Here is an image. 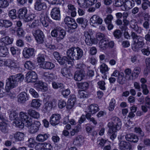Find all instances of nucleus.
Instances as JSON below:
<instances>
[{"mask_svg": "<svg viewBox=\"0 0 150 150\" xmlns=\"http://www.w3.org/2000/svg\"><path fill=\"white\" fill-rule=\"evenodd\" d=\"M0 24L2 26L8 28L11 26L12 23L9 20L0 19Z\"/></svg>", "mask_w": 150, "mask_h": 150, "instance_id": "obj_28", "label": "nucleus"}, {"mask_svg": "<svg viewBox=\"0 0 150 150\" xmlns=\"http://www.w3.org/2000/svg\"><path fill=\"white\" fill-rule=\"evenodd\" d=\"M131 35L134 43L138 44L140 45V47H142L144 44V38L142 36L137 35L136 33L132 31L131 33Z\"/></svg>", "mask_w": 150, "mask_h": 150, "instance_id": "obj_7", "label": "nucleus"}, {"mask_svg": "<svg viewBox=\"0 0 150 150\" xmlns=\"http://www.w3.org/2000/svg\"><path fill=\"white\" fill-rule=\"evenodd\" d=\"M113 35L116 38L119 39L122 36V33L119 30H116L113 32Z\"/></svg>", "mask_w": 150, "mask_h": 150, "instance_id": "obj_56", "label": "nucleus"}, {"mask_svg": "<svg viewBox=\"0 0 150 150\" xmlns=\"http://www.w3.org/2000/svg\"><path fill=\"white\" fill-rule=\"evenodd\" d=\"M61 93L62 95L64 97H67L68 96L70 93V89L69 88L63 90H61Z\"/></svg>", "mask_w": 150, "mask_h": 150, "instance_id": "obj_62", "label": "nucleus"}, {"mask_svg": "<svg viewBox=\"0 0 150 150\" xmlns=\"http://www.w3.org/2000/svg\"><path fill=\"white\" fill-rule=\"evenodd\" d=\"M69 71L68 69L65 68L62 69L61 71V73L63 76L67 77L69 76Z\"/></svg>", "mask_w": 150, "mask_h": 150, "instance_id": "obj_51", "label": "nucleus"}, {"mask_svg": "<svg viewBox=\"0 0 150 150\" xmlns=\"http://www.w3.org/2000/svg\"><path fill=\"white\" fill-rule=\"evenodd\" d=\"M40 125L39 122L35 121L29 129V132L32 134H34L38 132Z\"/></svg>", "mask_w": 150, "mask_h": 150, "instance_id": "obj_13", "label": "nucleus"}, {"mask_svg": "<svg viewBox=\"0 0 150 150\" xmlns=\"http://www.w3.org/2000/svg\"><path fill=\"white\" fill-rule=\"evenodd\" d=\"M74 19L70 17L69 16H67L64 19L65 23L66 24L67 26L70 25L71 23H73L74 22Z\"/></svg>", "mask_w": 150, "mask_h": 150, "instance_id": "obj_52", "label": "nucleus"}, {"mask_svg": "<svg viewBox=\"0 0 150 150\" xmlns=\"http://www.w3.org/2000/svg\"><path fill=\"white\" fill-rule=\"evenodd\" d=\"M96 0H78V4L83 8H87L94 4Z\"/></svg>", "mask_w": 150, "mask_h": 150, "instance_id": "obj_8", "label": "nucleus"}, {"mask_svg": "<svg viewBox=\"0 0 150 150\" xmlns=\"http://www.w3.org/2000/svg\"><path fill=\"white\" fill-rule=\"evenodd\" d=\"M28 99V97L26 93L23 92L21 93L18 96V101L20 103H24Z\"/></svg>", "mask_w": 150, "mask_h": 150, "instance_id": "obj_21", "label": "nucleus"}, {"mask_svg": "<svg viewBox=\"0 0 150 150\" xmlns=\"http://www.w3.org/2000/svg\"><path fill=\"white\" fill-rule=\"evenodd\" d=\"M4 65L11 68H18V64L14 61L8 59L4 61Z\"/></svg>", "mask_w": 150, "mask_h": 150, "instance_id": "obj_15", "label": "nucleus"}, {"mask_svg": "<svg viewBox=\"0 0 150 150\" xmlns=\"http://www.w3.org/2000/svg\"><path fill=\"white\" fill-rule=\"evenodd\" d=\"M27 10L25 7H23L19 9L18 13V16L21 19H24L27 16Z\"/></svg>", "mask_w": 150, "mask_h": 150, "instance_id": "obj_24", "label": "nucleus"}, {"mask_svg": "<svg viewBox=\"0 0 150 150\" xmlns=\"http://www.w3.org/2000/svg\"><path fill=\"white\" fill-rule=\"evenodd\" d=\"M99 47L102 50H105L108 48H112L114 46L113 41L109 42L107 39L102 40L99 43Z\"/></svg>", "mask_w": 150, "mask_h": 150, "instance_id": "obj_4", "label": "nucleus"}, {"mask_svg": "<svg viewBox=\"0 0 150 150\" xmlns=\"http://www.w3.org/2000/svg\"><path fill=\"white\" fill-rule=\"evenodd\" d=\"M125 77L124 74L122 73H120L119 74L118 79L117 82L120 84L123 85L126 83Z\"/></svg>", "mask_w": 150, "mask_h": 150, "instance_id": "obj_33", "label": "nucleus"}, {"mask_svg": "<svg viewBox=\"0 0 150 150\" xmlns=\"http://www.w3.org/2000/svg\"><path fill=\"white\" fill-rule=\"evenodd\" d=\"M24 78V76L21 74H19L15 75L10 76L6 80V91H8L16 86L18 82L22 81Z\"/></svg>", "mask_w": 150, "mask_h": 150, "instance_id": "obj_1", "label": "nucleus"}, {"mask_svg": "<svg viewBox=\"0 0 150 150\" xmlns=\"http://www.w3.org/2000/svg\"><path fill=\"white\" fill-rule=\"evenodd\" d=\"M134 2L133 0H127L125 2L122 9L123 10H129L132 8L134 6Z\"/></svg>", "mask_w": 150, "mask_h": 150, "instance_id": "obj_17", "label": "nucleus"}, {"mask_svg": "<svg viewBox=\"0 0 150 150\" xmlns=\"http://www.w3.org/2000/svg\"><path fill=\"white\" fill-rule=\"evenodd\" d=\"M8 15L9 17L13 20L16 18L17 17L15 9H13L10 11L8 12Z\"/></svg>", "mask_w": 150, "mask_h": 150, "instance_id": "obj_39", "label": "nucleus"}, {"mask_svg": "<svg viewBox=\"0 0 150 150\" xmlns=\"http://www.w3.org/2000/svg\"><path fill=\"white\" fill-rule=\"evenodd\" d=\"M52 85L53 88L57 89L60 88V91L64 88L65 86L64 85L61 83H56L53 82L52 83Z\"/></svg>", "mask_w": 150, "mask_h": 150, "instance_id": "obj_34", "label": "nucleus"}, {"mask_svg": "<svg viewBox=\"0 0 150 150\" xmlns=\"http://www.w3.org/2000/svg\"><path fill=\"white\" fill-rule=\"evenodd\" d=\"M27 112L28 114L33 118L38 119L40 117L39 113L32 109L28 110Z\"/></svg>", "mask_w": 150, "mask_h": 150, "instance_id": "obj_22", "label": "nucleus"}, {"mask_svg": "<svg viewBox=\"0 0 150 150\" xmlns=\"http://www.w3.org/2000/svg\"><path fill=\"white\" fill-rule=\"evenodd\" d=\"M76 21L77 23L79 24H83L84 25H82V27L85 28L87 25L86 20L82 18H79L77 19Z\"/></svg>", "mask_w": 150, "mask_h": 150, "instance_id": "obj_44", "label": "nucleus"}, {"mask_svg": "<svg viewBox=\"0 0 150 150\" xmlns=\"http://www.w3.org/2000/svg\"><path fill=\"white\" fill-rule=\"evenodd\" d=\"M88 109L91 114H94L98 111V106L96 104H92L89 106Z\"/></svg>", "mask_w": 150, "mask_h": 150, "instance_id": "obj_27", "label": "nucleus"}, {"mask_svg": "<svg viewBox=\"0 0 150 150\" xmlns=\"http://www.w3.org/2000/svg\"><path fill=\"white\" fill-rule=\"evenodd\" d=\"M141 71V69L139 67L137 66L135 67L133 71L132 75H134V76L136 78H137L138 77L139 75L140 74Z\"/></svg>", "mask_w": 150, "mask_h": 150, "instance_id": "obj_42", "label": "nucleus"}, {"mask_svg": "<svg viewBox=\"0 0 150 150\" xmlns=\"http://www.w3.org/2000/svg\"><path fill=\"white\" fill-rule=\"evenodd\" d=\"M67 54L71 60H78L83 56V52L81 49L78 47H73L67 50Z\"/></svg>", "mask_w": 150, "mask_h": 150, "instance_id": "obj_2", "label": "nucleus"}, {"mask_svg": "<svg viewBox=\"0 0 150 150\" xmlns=\"http://www.w3.org/2000/svg\"><path fill=\"white\" fill-rule=\"evenodd\" d=\"M8 3L6 0H0V8H5L8 5Z\"/></svg>", "mask_w": 150, "mask_h": 150, "instance_id": "obj_55", "label": "nucleus"}, {"mask_svg": "<svg viewBox=\"0 0 150 150\" xmlns=\"http://www.w3.org/2000/svg\"><path fill=\"white\" fill-rule=\"evenodd\" d=\"M51 104L48 102L46 103L42 109V111L44 113H46L50 110L52 109Z\"/></svg>", "mask_w": 150, "mask_h": 150, "instance_id": "obj_41", "label": "nucleus"}, {"mask_svg": "<svg viewBox=\"0 0 150 150\" xmlns=\"http://www.w3.org/2000/svg\"><path fill=\"white\" fill-rule=\"evenodd\" d=\"M14 122L16 125L17 127L22 129L23 128L24 125V122L21 120H20L18 119H16L14 121Z\"/></svg>", "mask_w": 150, "mask_h": 150, "instance_id": "obj_50", "label": "nucleus"}, {"mask_svg": "<svg viewBox=\"0 0 150 150\" xmlns=\"http://www.w3.org/2000/svg\"><path fill=\"white\" fill-rule=\"evenodd\" d=\"M19 115L20 119L23 122L26 120L28 119H29V118L26 113L22 112L20 113Z\"/></svg>", "mask_w": 150, "mask_h": 150, "instance_id": "obj_47", "label": "nucleus"}, {"mask_svg": "<svg viewBox=\"0 0 150 150\" xmlns=\"http://www.w3.org/2000/svg\"><path fill=\"white\" fill-rule=\"evenodd\" d=\"M59 29L58 36L56 39V41L57 42H61V40H63L66 34V32L64 29H62L60 27Z\"/></svg>", "mask_w": 150, "mask_h": 150, "instance_id": "obj_20", "label": "nucleus"}, {"mask_svg": "<svg viewBox=\"0 0 150 150\" xmlns=\"http://www.w3.org/2000/svg\"><path fill=\"white\" fill-rule=\"evenodd\" d=\"M8 50L7 47L3 46H0V57H5L8 55Z\"/></svg>", "mask_w": 150, "mask_h": 150, "instance_id": "obj_29", "label": "nucleus"}, {"mask_svg": "<svg viewBox=\"0 0 150 150\" xmlns=\"http://www.w3.org/2000/svg\"><path fill=\"white\" fill-rule=\"evenodd\" d=\"M17 117V114L15 111H11L9 117L10 119L11 120L17 119L16 118Z\"/></svg>", "mask_w": 150, "mask_h": 150, "instance_id": "obj_57", "label": "nucleus"}, {"mask_svg": "<svg viewBox=\"0 0 150 150\" xmlns=\"http://www.w3.org/2000/svg\"><path fill=\"white\" fill-rule=\"evenodd\" d=\"M45 55L44 54H39L37 57V61L38 63H41L45 61Z\"/></svg>", "mask_w": 150, "mask_h": 150, "instance_id": "obj_64", "label": "nucleus"}, {"mask_svg": "<svg viewBox=\"0 0 150 150\" xmlns=\"http://www.w3.org/2000/svg\"><path fill=\"white\" fill-rule=\"evenodd\" d=\"M40 18L42 25L45 27H47L48 26L49 24L46 21L44 15L42 14H41L40 15Z\"/></svg>", "mask_w": 150, "mask_h": 150, "instance_id": "obj_40", "label": "nucleus"}, {"mask_svg": "<svg viewBox=\"0 0 150 150\" xmlns=\"http://www.w3.org/2000/svg\"><path fill=\"white\" fill-rule=\"evenodd\" d=\"M84 142L83 137L81 136L77 137L74 140L73 144L76 146H79Z\"/></svg>", "mask_w": 150, "mask_h": 150, "instance_id": "obj_26", "label": "nucleus"}, {"mask_svg": "<svg viewBox=\"0 0 150 150\" xmlns=\"http://www.w3.org/2000/svg\"><path fill=\"white\" fill-rule=\"evenodd\" d=\"M8 125L5 122H0V130L4 134H6L8 132Z\"/></svg>", "mask_w": 150, "mask_h": 150, "instance_id": "obj_19", "label": "nucleus"}, {"mask_svg": "<svg viewBox=\"0 0 150 150\" xmlns=\"http://www.w3.org/2000/svg\"><path fill=\"white\" fill-rule=\"evenodd\" d=\"M37 84V87L40 88L42 91L45 92L47 90L48 88L46 84L43 83L42 81H38Z\"/></svg>", "mask_w": 150, "mask_h": 150, "instance_id": "obj_32", "label": "nucleus"}, {"mask_svg": "<svg viewBox=\"0 0 150 150\" xmlns=\"http://www.w3.org/2000/svg\"><path fill=\"white\" fill-rule=\"evenodd\" d=\"M61 118V116L59 114H52L50 117V124L53 126H56L59 123Z\"/></svg>", "mask_w": 150, "mask_h": 150, "instance_id": "obj_12", "label": "nucleus"}, {"mask_svg": "<svg viewBox=\"0 0 150 150\" xmlns=\"http://www.w3.org/2000/svg\"><path fill=\"white\" fill-rule=\"evenodd\" d=\"M59 27H57L52 31L51 35L52 37L57 38L58 36V32L59 30Z\"/></svg>", "mask_w": 150, "mask_h": 150, "instance_id": "obj_48", "label": "nucleus"}, {"mask_svg": "<svg viewBox=\"0 0 150 150\" xmlns=\"http://www.w3.org/2000/svg\"><path fill=\"white\" fill-rule=\"evenodd\" d=\"M122 137L119 138V149L120 150H131L130 144L125 140H122Z\"/></svg>", "mask_w": 150, "mask_h": 150, "instance_id": "obj_5", "label": "nucleus"}, {"mask_svg": "<svg viewBox=\"0 0 150 150\" xmlns=\"http://www.w3.org/2000/svg\"><path fill=\"white\" fill-rule=\"evenodd\" d=\"M115 100L113 99H111L110 103L109 104V106L108 107V109L110 111H112L114 108L115 104Z\"/></svg>", "mask_w": 150, "mask_h": 150, "instance_id": "obj_61", "label": "nucleus"}, {"mask_svg": "<svg viewBox=\"0 0 150 150\" xmlns=\"http://www.w3.org/2000/svg\"><path fill=\"white\" fill-rule=\"evenodd\" d=\"M35 49L33 48L26 47L23 52V55L25 58H29L34 55Z\"/></svg>", "mask_w": 150, "mask_h": 150, "instance_id": "obj_9", "label": "nucleus"}, {"mask_svg": "<svg viewBox=\"0 0 150 150\" xmlns=\"http://www.w3.org/2000/svg\"><path fill=\"white\" fill-rule=\"evenodd\" d=\"M85 76V73L83 71H77L74 74V78L77 81H80L82 80Z\"/></svg>", "mask_w": 150, "mask_h": 150, "instance_id": "obj_18", "label": "nucleus"}, {"mask_svg": "<svg viewBox=\"0 0 150 150\" xmlns=\"http://www.w3.org/2000/svg\"><path fill=\"white\" fill-rule=\"evenodd\" d=\"M134 129L135 132L138 133V135L139 137L141 139H142L144 136V134L141 128L140 127H136L134 128Z\"/></svg>", "mask_w": 150, "mask_h": 150, "instance_id": "obj_37", "label": "nucleus"}, {"mask_svg": "<svg viewBox=\"0 0 150 150\" xmlns=\"http://www.w3.org/2000/svg\"><path fill=\"white\" fill-rule=\"evenodd\" d=\"M67 59V58L66 57H63L62 58L60 57L57 61L61 65H63L66 63V61Z\"/></svg>", "mask_w": 150, "mask_h": 150, "instance_id": "obj_60", "label": "nucleus"}, {"mask_svg": "<svg viewBox=\"0 0 150 150\" xmlns=\"http://www.w3.org/2000/svg\"><path fill=\"white\" fill-rule=\"evenodd\" d=\"M96 40L95 38H92L91 37L90 38H86L85 40V42L87 45L91 46L93 44L95 43Z\"/></svg>", "mask_w": 150, "mask_h": 150, "instance_id": "obj_46", "label": "nucleus"}, {"mask_svg": "<svg viewBox=\"0 0 150 150\" xmlns=\"http://www.w3.org/2000/svg\"><path fill=\"white\" fill-rule=\"evenodd\" d=\"M13 39L10 38L8 36H6L0 39V42L4 43L5 45L11 44L13 43Z\"/></svg>", "mask_w": 150, "mask_h": 150, "instance_id": "obj_23", "label": "nucleus"}, {"mask_svg": "<svg viewBox=\"0 0 150 150\" xmlns=\"http://www.w3.org/2000/svg\"><path fill=\"white\" fill-rule=\"evenodd\" d=\"M46 7V5L45 3L42 2L40 0H38L35 2L34 5L35 10L40 11L42 9H44Z\"/></svg>", "mask_w": 150, "mask_h": 150, "instance_id": "obj_14", "label": "nucleus"}, {"mask_svg": "<svg viewBox=\"0 0 150 150\" xmlns=\"http://www.w3.org/2000/svg\"><path fill=\"white\" fill-rule=\"evenodd\" d=\"M131 71V69L129 68H127L125 70L124 72L125 74V76L126 80H130L133 79V78L130 75Z\"/></svg>", "mask_w": 150, "mask_h": 150, "instance_id": "obj_36", "label": "nucleus"}, {"mask_svg": "<svg viewBox=\"0 0 150 150\" xmlns=\"http://www.w3.org/2000/svg\"><path fill=\"white\" fill-rule=\"evenodd\" d=\"M91 24L92 25L98 24H101L103 22L102 19L99 16L96 15H94L90 19Z\"/></svg>", "mask_w": 150, "mask_h": 150, "instance_id": "obj_16", "label": "nucleus"}, {"mask_svg": "<svg viewBox=\"0 0 150 150\" xmlns=\"http://www.w3.org/2000/svg\"><path fill=\"white\" fill-rule=\"evenodd\" d=\"M79 95L81 98H85L88 97V95L87 93L84 91H78Z\"/></svg>", "mask_w": 150, "mask_h": 150, "instance_id": "obj_58", "label": "nucleus"}, {"mask_svg": "<svg viewBox=\"0 0 150 150\" xmlns=\"http://www.w3.org/2000/svg\"><path fill=\"white\" fill-rule=\"evenodd\" d=\"M54 66V65L53 63L49 62H45L42 64V67L44 69H52Z\"/></svg>", "mask_w": 150, "mask_h": 150, "instance_id": "obj_30", "label": "nucleus"}, {"mask_svg": "<svg viewBox=\"0 0 150 150\" xmlns=\"http://www.w3.org/2000/svg\"><path fill=\"white\" fill-rule=\"evenodd\" d=\"M50 15L52 19L56 20L59 21L60 18L59 8L57 7L53 8L51 12Z\"/></svg>", "mask_w": 150, "mask_h": 150, "instance_id": "obj_10", "label": "nucleus"}, {"mask_svg": "<svg viewBox=\"0 0 150 150\" xmlns=\"http://www.w3.org/2000/svg\"><path fill=\"white\" fill-rule=\"evenodd\" d=\"M77 86L79 88L84 90L88 88L89 84L88 82H85L83 83H79Z\"/></svg>", "mask_w": 150, "mask_h": 150, "instance_id": "obj_43", "label": "nucleus"}, {"mask_svg": "<svg viewBox=\"0 0 150 150\" xmlns=\"http://www.w3.org/2000/svg\"><path fill=\"white\" fill-rule=\"evenodd\" d=\"M26 78L28 82H35L37 78V75L35 72L30 71L26 74Z\"/></svg>", "mask_w": 150, "mask_h": 150, "instance_id": "obj_11", "label": "nucleus"}, {"mask_svg": "<svg viewBox=\"0 0 150 150\" xmlns=\"http://www.w3.org/2000/svg\"><path fill=\"white\" fill-rule=\"evenodd\" d=\"M17 35L19 37H21L24 36V32L23 29L20 27H19L16 30Z\"/></svg>", "mask_w": 150, "mask_h": 150, "instance_id": "obj_53", "label": "nucleus"}, {"mask_svg": "<svg viewBox=\"0 0 150 150\" xmlns=\"http://www.w3.org/2000/svg\"><path fill=\"white\" fill-rule=\"evenodd\" d=\"M81 128V126L80 125H78L76 126V128L73 129L70 132L71 135L74 136L76 133L78 132Z\"/></svg>", "mask_w": 150, "mask_h": 150, "instance_id": "obj_54", "label": "nucleus"}, {"mask_svg": "<svg viewBox=\"0 0 150 150\" xmlns=\"http://www.w3.org/2000/svg\"><path fill=\"white\" fill-rule=\"evenodd\" d=\"M42 150H52V147L49 143H44L42 144Z\"/></svg>", "mask_w": 150, "mask_h": 150, "instance_id": "obj_45", "label": "nucleus"}, {"mask_svg": "<svg viewBox=\"0 0 150 150\" xmlns=\"http://www.w3.org/2000/svg\"><path fill=\"white\" fill-rule=\"evenodd\" d=\"M111 121L109 122L108 126L109 128V132L112 133L113 132H116L120 130L121 127L122 123L121 120L117 117L112 118Z\"/></svg>", "mask_w": 150, "mask_h": 150, "instance_id": "obj_3", "label": "nucleus"}, {"mask_svg": "<svg viewBox=\"0 0 150 150\" xmlns=\"http://www.w3.org/2000/svg\"><path fill=\"white\" fill-rule=\"evenodd\" d=\"M50 137L47 134H39L36 138V140L39 142H43L47 140Z\"/></svg>", "mask_w": 150, "mask_h": 150, "instance_id": "obj_25", "label": "nucleus"}, {"mask_svg": "<svg viewBox=\"0 0 150 150\" xmlns=\"http://www.w3.org/2000/svg\"><path fill=\"white\" fill-rule=\"evenodd\" d=\"M40 106V100L37 99H33L31 103V106L34 108L37 109Z\"/></svg>", "mask_w": 150, "mask_h": 150, "instance_id": "obj_38", "label": "nucleus"}, {"mask_svg": "<svg viewBox=\"0 0 150 150\" xmlns=\"http://www.w3.org/2000/svg\"><path fill=\"white\" fill-rule=\"evenodd\" d=\"M113 19L112 16L111 14L107 15L106 18L104 19V21L106 24L111 23L112 20Z\"/></svg>", "mask_w": 150, "mask_h": 150, "instance_id": "obj_59", "label": "nucleus"}, {"mask_svg": "<svg viewBox=\"0 0 150 150\" xmlns=\"http://www.w3.org/2000/svg\"><path fill=\"white\" fill-rule=\"evenodd\" d=\"M24 66L26 69L30 70L33 69L35 67V64L30 61H26L24 64Z\"/></svg>", "mask_w": 150, "mask_h": 150, "instance_id": "obj_35", "label": "nucleus"}, {"mask_svg": "<svg viewBox=\"0 0 150 150\" xmlns=\"http://www.w3.org/2000/svg\"><path fill=\"white\" fill-rule=\"evenodd\" d=\"M24 134L20 132H16L14 134V137L16 141H21L24 139Z\"/></svg>", "mask_w": 150, "mask_h": 150, "instance_id": "obj_31", "label": "nucleus"}, {"mask_svg": "<svg viewBox=\"0 0 150 150\" xmlns=\"http://www.w3.org/2000/svg\"><path fill=\"white\" fill-rule=\"evenodd\" d=\"M33 35L38 43L42 44L44 42L45 37L43 32L41 30H36Z\"/></svg>", "mask_w": 150, "mask_h": 150, "instance_id": "obj_6", "label": "nucleus"}, {"mask_svg": "<svg viewBox=\"0 0 150 150\" xmlns=\"http://www.w3.org/2000/svg\"><path fill=\"white\" fill-rule=\"evenodd\" d=\"M100 70L102 73H105V72L108 71L107 66L105 64L103 63L100 67Z\"/></svg>", "mask_w": 150, "mask_h": 150, "instance_id": "obj_49", "label": "nucleus"}, {"mask_svg": "<svg viewBox=\"0 0 150 150\" xmlns=\"http://www.w3.org/2000/svg\"><path fill=\"white\" fill-rule=\"evenodd\" d=\"M58 104L59 108L61 109L64 108L67 105L66 102L63 100H59L58 102Z\"/></svg>", "mask_w": 150, "mask_h": 150, "instance_id": "obj_63", "label": "nucleus"}]
</instances>
